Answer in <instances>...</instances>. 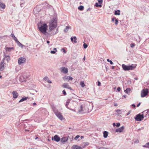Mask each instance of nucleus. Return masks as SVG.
I'll list each match as a JSON object with an SVG mask.
<instances>
[{"label": "nucleus", "mask_w": 149, "mask_h": 149, "mask_svg": "<svg viewBox=\"0 0 149 149\" xmlns=\"http://www.w3.org/2000/svg\"><path fill=\"white\" fill-rule=\"evenodd\" d=\"M108 132L106 131H104L103 132V136L105 138L107 137L108 135Z\"/></svg>", "instance_id": "obj_26"}, {"label": "nucleus", "mask_w": 149, "mask_h": 149, "mask_svg": "<svg viewBox=\"0 0 149 149\" xmlns=\"http://www.w3.org/2000/svg\"><path fill=\"white\" fill-rule=\"evenodd\" d=\"M74 39V43H77V38L76 36H74L73 37Z\"/></svg>", "instance_id": "obj_37"}, {"label": "nucleus", "mask_w": 149, "mask_h": 149, "mask_svg": "<svg viewBox=\"0 0 149 149\" xmlns=\"http://www.w3.org/2000/svg\"><path fill=\"white\" fill-rule=\"evenodd\" d=\"M54 113L56 116L60 120H62L63 119V117L60 112L58 111Z\"/></svg>", "instance_id": "obj_7"}, {"label": "nucleus", "mask_w": 149, "mask_h": 149, "mask_svg": "<svg viewBox=\"0 0 149 149\" xmlns=\"http://www.w3.org/2000/svg\"><path fill=\"white\" fill-rule=\"evenodd\" d=\"M132 106L134 107H136V105L134 104H133L132 105Z\"/></svg>", "instance_id": "obj_60"}, {"label": "nucleus", "mask_w": 149, "mask_h": 149, "mask_svg": "<svg viewBox=\"0 0 149 149\" xmlns=\"http://www.w3.org/2000/svg\"><path fill=\"white\" fill-rule=\"evenodd\" d=\"M24 3V1H21V3H20V6L21 7H22L23 6V4Z\"/></svg>", "instance_id": "obj_35"}, {"label": "nucleus", "mask_w": 149, "mask_h": 149, "mask_svg": "<svg viewBox=\"0 0 149 149\" xmlns=\"http://www.w3.org/2000/svg\"><path fill=\"white\" fill-rule=\"evenodd\" d=\"M99 4H101L102 3V0H97Z\"/></svg>", "instance_id": "obj_40"}, {"label": "nucleus", "mask_w": 149, "mask_h": 149, "mask_svg": "<svg viewBox=\"0 0 149 149\" xmlns=\"http://www.w3.org/2000/svg\"><path fill=\"white\" fill-rule=\"evenodd\" d=\"M3 56L4 57L3 58H5V60H6L7 63H8L10 59V56L9 55H7L5 53H4Z\"/></svg>", "instance_id": "obj_9"}, {"label": "nucleus", "mask_w": 149, "mask_h": 149, "mask_svg": "<svg viewBox=\"0 0 149 149\" xmlns=\"http://www.w3.org/2000/svg\"><path fill=\"white\" fill-rule=\"evenodd\" d=\"M107 61L108 62H110V64H111V65H113V63L112 62V61H111V60H110L109 59H107Z\"/></svg>", "instance_id": "obj_34"}, {"label": "nucleus", "mask_w": 149, "mask_h": 149, "mask_svg": "<svg viewBox=\"0 0 149 149\" xmlns=\"http://www.w3.org/2000/svg\"><path fill=\"white\" fill-rule=\"evenodd\" d=\"M114 105L115 106H118V105L116 103H114Z\"/></svg>", "instance_id": "obj_61"}, {"label": "nucleus", "mask_w": 149, "mask_h": 149, "mask_svg": "<svg viewBox=\"0 0 149 149\" xmlns=\"http://www.w3.org/2000/svg\"><path fill=\"white\" fill-rule=\"evenodd\" d=\"M148 89H143L141 91V96L142 97H145L148 94Z\"/></svg>", "instance_id": "obj_6"}, {"label": "nucleus", "mask_w": 149, "mask_h": 149, "mask_svg": "<svg viewBox=\"0 0 149 149\" xmlns=\"http://www.w3.org/2000/svg\"><path fill=\"white\" fill-rule=\"evenodd\" d=\"M70 99H68L67 100V101L66 102V104L65 105L66 107L68 109H69L68 107V105L69 104V103L70 102Z\"/></svg>", "instance_id": "obj_27"}, {"label": "nucleus", "mask_w": 149, "mask_h": 149, "mask_svg": "<svg viewBox=\"0 0 149 149\" xmlns=\"http://www.w3.org/2000/svg\"><path fill=\"white\" fill-rule=\"evenodd\" d=\"M131 111H129L127 113V116H128L129 115V114L130 113H131Z\"/></svg>", "instance_id": "obj_55"}, {"label": "nucleus", "mask_w": 149, "mask_h": 149, "mask_svg": "<svg viewBox=\"0 0 149 149\" xmlns=\"http://www.w3.org/2000/svg\"><path fill=\"white\" fill-rule=\"evenodd\" d=\"M11 36L13 38L15 37L14 34L13 33H11Z\"/></svg>", "instance_id": "obj_52"}, {"label": "nucleus", "mask_w": 149, "mask_h": 149, "mask_svg": "<svg viewBox=\"0 0 149 149\" xmlns=\"http://www.w3.org/2000/svg\"><path fill=\"white\" fill-rule=\"evenodd\" d=\"M142 146L143 147L149 148V142L146 143L145 145Z\"/></svg>", "instance_id": "obj_29"}, {"label": "nucleus", "mask_w": 149, "mask_h": 149, "mask_svg": "<svg viewBox=\"0 0 149 149\" xmlns=\"http://www.w3.org/2000/svg\"><path fill=\"white\" fill-rule=\"evenodd\" d=\"M51 106L54 113L58 111L53 104H51Z\"/></svg>", "instance_id": "obj_16"}, {"label": "nucleus", "mask_w": 149, "mask_h": 149, "mask_svg": "<svg viewBox=\"0 0 149 149\" xmlns=\"http://www.w3.org/2000/svg\"><path fill=\"white\" fill-rule=\"evenodd\" d=\"M120 89H120V87H118L117 88V90L118 91H120Z\"/></svg>", "instance_id": "obj_54"}, {"label": "nucleus", "mask_w": 149, "mask_h": 149, "mask_svg": "<svg viewBox=\"0 0 149 149\" xmlns=\"http://www.w3.org/2000/svg\"><path fill=\"white\" fill-rule=\"evenodd\" d=\"M56 52V51L52 50L50 51V53H51L52 54H54Z\"/></svg>", "instance_id": "obj_47"}, {"label": "nucleus", "mask_w": 149, "mask_h": 149, "mask_svg": "<svg viewBox=\"0 0 149 149\" xmlns=\"http://www.w3.org/2000/svg\"><path fill=\"white\" fill-rule=\"evenodd\" d=\"M101 85V83L99 81H98V84H97V85L98 86H100Z\"/></svg>", "instance_id": "obj_57"}, {"label": "nucleus", "mask_w": 149, "mask_h": 149, "mask_svg": "<svg viewBox=\"0 0 149 149\" xmlns=\"http://www.w3.org/2000/svg\"><path fill=\"white\" fill-rule=\"evenodd\" d=\"M124 128L123 126H122L120 128L116 129L115 130V132H121L123 131Z\"/></svg>", "instance_id": "obj_15"}, {"label": "nucleus", "mask_w": 149, "mask_h": 149, "mask_svg": "<svg viewBox=\"0 0 149 149\" xmlns=\"http://www.w3.org/2000/svg\"><path fill=\"white\" fill-rule=\"evenodd\" d=\"M24 76H25L26 80V79L28 78H29V75H27V74H24Z\"/></svg>", "instance_id": "obj_39"}, {"label": "nucleus", "mask_w": 149, "mask_h": 149, "mask_svg": "<svg viewBox=\"0 0 149 149\" xmlns=\"http://www.w3.org/2000/svg\"><path fill=\"white\" fill-rule=\"evenodd\" d=\"M89 143L88 142H86L84 143L85 146H87L88 145Z\"/></svg>", "instance_id": "obj_51"}, {"label": "nucleus", "mask_w": 149, "mask_h": 149, "mask_svg": "<svg viewBox=\"0 0 149 149\" xmlns=\"http://www.w3.org/2000/svg\"><path fill=\"white\" fill-rule=\"evenodd\" d=\"M84 9V7L82 6H80L78 7V9L81 10H83Z\"/></svg>", "instance_id": "obj_30"}, {"label": "nucleus", "mask_w": 149, "mask_h": 149, "mask_svg": "<svg viewBox=\"0 0 149 149\" xmlns=\"http://www.w3.org/2000/svg\"><path fill=\"white\" fill-rule=\"evenodd\" d=\"M122 66L123 69L124 71H126L134 70L136 68V65L132 64L131 65H127L124 64H123Z\"/></svg>", "instance_id": "obj_3"}, {"label": "nucleus", "mask_w": 149, "mask_h": 149, "mask_svg": "<svg viewBox=\"0 0 149 149\" xmlns=\"http://www.w3.org/2000/svg\"><path fill=\"white\" fill-rule=\"evenodd\" d=\"M84 48L86 49L88 47V45L85 43H84L83 45Z\"/></svg>", "instance_id": "obj_36"}, {"label": "nucleus", "mask_w": 149, "mask_h": 149, "mask_svg": "<svg viewBox=\"0 0 149 149\" xmlns=\"http://www.w3.org/2000/svg\"><path fill=\"white\" fill-rule=\"evenodd\" d=\"M116 19V18H112V22H113L114 21V19Z\"/></svg>", "instance_id": "obj_59"}, {"label": "nucleus", "mask_w": 149, "mask_h": 149, "mask_svg": "<svg viewBox=\"0 0 149 149\" xmlns=\"http://www.w3.org/2000/svg\"><path fill=\"white\" fill-rule=\"evenodd\" d=\"M73 37H71L70 38V39H71V42L73 43L74 42V40H73Z\"/></svg>", "instance_id": "obj_53"}, {"label": "nucleus", "mask_w": 149, "mask_h": 149, "mask_svg": "<svg viewBox=\"0 0 149 149\" xmlns=\"http://www.w3.org/2000/svg\"><path fill=\"white\" fill-rule=\"evenodd\" d=\"M95 6L97 7L102 6L100 4H98V3H95Z\"/></svg>", "instance_id": "obj_33"}, {"label": "nucleus", "mask_w": 149, "mask_h": 149, "mask_svg": "<svg viewBox=\"0 0 149 149\" xmlns=\"http://www.w3.org/2000/svg\"><path fill=\"white\" fill-rule=\"evenodd\" d=\"M4 65L3 64V62H1L0 64V70H3L4 68Z\"/></svg>", "instance_id": "obj_21"}, {"label": "nucleus", "mask_w": 149, "mask_h": 149, "mask_svg": "<svg viewBox=\"0 0 149 149\" xmlns=\"http://www.w3.org/2000/svg\"><path fill=\"white\" fill-rule=\"evenodd\" d=\"M5 49L6 52H10L12 49H14V48L13 47H6Z\"/></svg>", "instance_id": "obj_20"}, {"label": "nucleus", "mask_w": 149, "mask_h": 149, "mask_svg": "<svg viewBox=\"0 0 149 149\" xmlns=\"http://www.w3.org/2000/svg\"><path fill=\"white\" fill-rule=\"evenodd\" d=\"M120 11L119 10H115L114 14L116 15H120Z\"/></svg>", "instance_id": "obj_24"}, {"label": "nucleus", "mask_w": 149, "mask_h": 149, "mask_svg": "<svg viewBox=\"0 0 149 149\" xmlns=\"http://www.w3.org/2000/svg\"><path fill=\"white\" fill-rule=\"evenodd\" d=\"M100 149H110V148H106L105 147H101L99 148Z\"/></svg>", "instance_id": "obj_50"}, {"label": "nucleus", "mask_w": 149, "mask_h": 149, "mask_svg": "<svg viewBox=\"0 0 149 149\" xmlns=\"http://www.w3.org/2000/svg\"><path fill=\"white\" fill-rule=\"evenodd\" d=\"M26 59L25 58L21 57L19 58L18 60V63L19 65H21V64L25 63L26 62Z\"/></svg>", "instance_id": "obj_8"}, {"label": "nucleus", "mask_w": 149, "mask_h": 149, "mask_svg": "<svg viewBox=\"0 0 149 149\" xmlns=\"http://www.w3.org/2000/svg\"><path fill=\"white\" fill-rule=\"evenodd\" d=\"M47 82L49 83H51L52 82V81L49 79L48 80Z\"/></svg>", "instance_id": "obj_56"}, {"label": "nucleus", "mask_w": 149, "mask_h": 149, "mask_svg": "<svg viewBox=\"0 0 149 149\" xmlns=\"http://www.w3.org/2000/svg\"><path fill=\"white\" fill-rule=\"evenodd\" d=\"M4 61H5V58H3L1 61V62H3V64H4V65H6V63Z\"/></svg>", "instance_id": "obj_41"}, {"label": "nucleus", "mask_w": 149, "mask_h": 149, "mask_svg": "<svg viewBox=\"0 0 149 149\" xmlns=\"http://www.w3.org/2000/svg\"><path fill=\"white\" fill-rule=\"evenodd\" d=\"M19 80L21 82H25L26 81L25 76L22 75H20L19 77Z\"/></svg>", "instance_id": "obj_13"}, {"label": "nucleus", "mask_w": 149, "mask_h": 149, "mask_svg": "<svg viewBox=\"0 0 149 149\" xmlns=\"http://www.w3.org/2000/svg\"><path fill=\"white\" fill-rule=\"evenodd\" d=\"M57 18L55 17L53 18L50 20L49 22V31L50 33L49 37L54 36L58 32V29H57L56 31L54 32V30L56 28L57 25Z\"/></svg>", "instance_id": "obj_1"}, {"label": "nucleus", "mask_w": 149, "mask_h": 149, "mask_svg": "<svg viewBox=\"0 0 149 149\" xmlns=\"http://www.w3.org/2000/svg\"><path fill=\"white\" fill-rule=\"evenodd\" d=\"M80 85L82 87H84L85 86V84L84 81H81L80 82Z\"/></svg>", "instance_id": "obj_31"}, {"label": "nucleus", "mask_w": 149, "mask_h": 149, "mask_svg": "<svg viewBox=\"0 0 149 149\" xmlns=\"http://www.w3.org/2000/svg\"><path fill=\"white\" fill-rule=\"evenodd\" d=\"M12 94L13 95V98H17L18 96V93L15 91H13L12 92Z\"/></svg>", "instance_id": "obj_14"}, {"label": "nucleus", "mask_w": 149, "mask_h": 149, "mask_svg": "<svg viewBox=\"0 0 149 149\" xmlns=\"http://www.w3.org/2000/svg\"><path fill=\"white\" fill-rule=\"evenodd\" d=\"M141 104V103L140 102H139V103H138L137 105V107H139L140 105Z\"/></svg>", "instance_id": "obj_62"}, {"label": "nucleus", "mask_w": 149, "mask_h": 149, "mask_svg": "<svg viewBox=\"0 0 149 149\" xmlns=\"http://www.w3.org/2000/svg\"><path fill=\"white\" fill-rule=\"evenodd\" d=\"M49 78L48 77H45L44 78V80L47 81H48V80L49 79Z\"/></svg>", "instance_id": "obj_45"}, {"label": "nucleus", "mask_w": 149, "mask_h": 149, "mask_svg": "<svg viewBox=\"0 0 149 149\" xmlns=\"http://www.w3.org/2000/svg\"><path fill=\"white\" fill-rule=\"evenodd\" d=\"M28 98V97H23L19 101V102H21L25 100H26Z\"/></svg>", "instance_id": "obj_25"}, {"label": "nucleus", "mask_w": 149, "mask_h": 149, "mask_svg": "<svg viewBox=\"0 0 149 149\" xmlns=\"http://www.w3.org/2000/svg\"><path fill=\"white\" fill-rule=\"evenodd\" d=\"M52 140L54 139L55 141L58 142L60 141V138L59 136H58V135H56L54 136L53 137H52Z\"/></svg>", "instance_id": "obj_10"}, {"label": "nucleus", "mask_w": 149, "mask_h": 149, "mask_svg": "<svg viewBox=\"0 0 149 149\" xmlns=\"http://www.w3.org/2000/svg\"><path fill=\"white\" fill-rule=\"evenodd\" d=\"M70 26H66L64 30V31L65 32H67L68 31V29H69L70 28Z\"/></svg>", "instance_id": "obj_32"}, {"label": "nucleus", "mask_w": 149, "mask_h": 149, "mask_svg": "<svg viewBox=\"0 0 149 149\" xmlns=\"http://www.w3.org/2000/svg\"><path fill=\"white\" fill-rule=\"evenodd\" d=\"M61 72L64 74H66L68 72V69L65 67H62L60 68Z\"/></svg>", "instance_id": "obj_11"}, {"label": "nucleus", "mask_w": 149, "mask_h": 149, "mask_svg": "<svg viewBox=\"0 0 149 149\" xmlns=\"http://www.w3.org/2000/svg\"><path fill=\"white\" fill-rule=\"evenodd\" d=\"M135 46V44L134 43H131V44H130V47H132V48H133V47H134Z\"/></svg>", "instance_id": "obj_43"}, {"label": "nucleus", "mask_w": 149, "mask_h": 149, "mask_svg": "<svg viewBox=\"0 0 149 149\" xmlns=\"http://www.w3.org/2000/svg\"><path fill=\"white\" fill-rule=\"evenodd\" d=\"M68 138L67 137L62 138L61 140V142L63 143H64L65 142L67 141Z\"/></svg>", "instance_id": "obj_19"}, {"label": "nucleus", "mask_w": 149, "mask_h": 149, "mask_svg": "<svg viewBox=\"0 0 149 149\" xmlns=\"http://www.w3.org/2000/svg\"><path fill=\"white\" fill-rule=\"evenodd\" d=\"M116 124L115 123H113V126L115 127L116 126Z\"/></svg>", "instance_id": "obj_64"}, {"label": "nucleus", "mask_w": 149, "mask_h": 149, "mask_svg": "<svg viewBox=\"0 0 149 149\" xmlns=\"http://www.w3.org/2000/svg\"><path fill=\"white\" fill-rule=\"evenodd\" d=\"M115 24L116 25H117L118 24V20L117 19H116L115 20Z\"/></svg>", "instance_id": "obj_48"}, {"label": "nucleus", "mask_w": 149, "mask_h": 149, "mask_svg": "<svg viewBox=\"0 0 149 149\" xmlns=\"http://www.w3.org/2000/svg\"><path fill=\"white\" fill-rule=\"evenodd\" d=\"M72 148V149H82L81 147L77 145L73 146Z\"/></svg>", "instance_id": "obj_18"}, {"label": "nucleus", "mask_w": 149, "mask_h": 149, "mask_svg": "<svg viewBox=\"0 0 149 149\" xmlns=\"http://www.w3.org/2000/svg\"><path fill=\"white\" fill-rule=\"evenodd\" d=\"M80 137V136L79 135H77L74 138V139L75 140H76L78 138H79Z\"/></svg>", "instance_id": "obj_38"}, {"label": "nucleus", "mask_w": 149, "mask_h": 149, "mask_svg": "<svg viewBox=\"0 0 149 149\" xmlns=\"http://www.w3.org/2000/svg\"><path fill=\"white\" fill-rule=\"evenodd\" d=\"M144 118L143 114H139L136 116L134 119L136 121H141Z\"/></svg>", "instance_id": "obj_4"}, {"label": "nucleus", "mask_w": 149, "mask_h": 149, "mask_svg": "<svg viewBox=\"0 0 149 149\" xmlns=\"http://www.w3.org/2000/svg\"><path fill=\"white\" fill-rule=\"evenodd\" d=\"M63 79L64 80H72L73 79V78L70 76H65Z\"/></svg>", "instance_id": "obj_17"}, {"label": "nucleus", "mask_w": 149, "mask_h": 149, "mask_svg": "<svg viewBox=\"0 0 149 149\" xmlns=\"http://www.w3.org/2000/svg\"><path fill=\"white\" fill-rule=\"evenodd\" d=\"M116 126L117 127H119L120 126V123H117L116 124Z\"/></svg>", "instance_id": "obj_44"}, {"label": "nucleus", "mask_w": 149, "mask_h": 149, "mask_svg": "<svg viewBox=\"0 0 149 149\" xmlns=\"http://www.w3.org/2000/svg\"><path fill=\"white\" fill-rule=\"evenodd\" d=\"M16 43H17V45H18V46H20V45H21V44H22L19 41H18Z\"/></svg>", "instance_id": "obj_46"}, {"label": "nucleus", "mask_w": 149, "mask_h": 149, "mask_svg": "<svg viewBox=\"0 0 149 149\" xmlns=\"http://www.w3.org/2000/svg\"><path fill=\"white\" fill-rule=\"evenodd\" d=\"M33 106H36V103L34 102V103H33Z\"/></svg>", "instance_id": "obj_63"}, {"label": "nucleus", "mask_w": 149, "mask_h": 149, "mask_svg": "<svg viewBox=\"0 0 149 149\" xmlns=\"http://www.w3.org/2000/svg\"><path fill=\"white\" fill-rule=\"evenodd\" d=\"M47 24L45 23L38 25V28L39 31L45 35L49 37V33L47 32Z\"/></svg>", "instance_id": "obj_2"}, {"label": "nucleus", "mask_w": 149, "mask_h": 149, "mask_svg": "<svg viewBox=\"0 0 149 149\" xmlns=\"http://www.w3.org/2000/svg\"><path fill=\"white\" fill-rule=\"evenodd\" d=\"M116 112L119 114H122L123 113H124L125 111L124 110L118 109L116 110Z\"/></svg>", "instance_id": "obj_22"}, {"label": "nucleus", "mask_w": 149, "mask_h": 149, "mask_svg": "<svg viewBox=\"0 0 149 149\" xmlns=\"http://www.w3.org/2000/svg\"><path fill=\"white\" fill-rule=\"evenodd\" d=\"M131 89L129 88H127L124 91L127 94H128L130 93Z\"/></svg>", "instance_id": "obj_28"}, {"label": "nucleus", "mask_w": 149, "mask_h": 149, "mask_svg": "<svg viewBox=\"0 0 149 149\" xmlns=\"http://www.w3.org/2000/svg\"><path fill=\"white\" fill-rule=\"evenodd\" d=\"M136 140V141H134V143H138L139 142V140Z\"/></svg>", "instance_id": "obj_58"}, {"label": "nucleus", "mask_w": 149, "mask_h": 149, "mask_svg": "<svg viewBox=\"0 0 149 149\" xmlns=\"http://www.w3.org/2000/svg\"><path fill=\"white\" fill-rule=\"evenodd\" d=\"M62 92H63V95H66V94H67L66 93V92L65 90H63Z\"/></svg>", "instance_id": "obj_49"}, {"label": "nucleus", "mask_w": 149, "mask_h": 149, "mask_svg": "<svg viewBox=\"0 0 149 149\" xmlns=\"http://www.w3.org/2000/svg\"><path fill=\"white\" fill-rule=\"evenodd\" d=\"M5 5L1 2H0V8L3 9L5 8Z\"/></svg>", "instance_id": "obj_23"}, {"label": "nucleus", "mask_w": 149, "mask_h": 149, "mask_svg": "<svg viewBox=\"0 0 149 149\" xmlns=\"http://www.w3.org/2000/svg\"><path fill=\"white\" fill-rule=\"evenodd\" d=\"M13 39L16 42L18 41L17 38L15 36L13 38Z\"/></svg>", "instance_id": "obj_42"}, {"label": "nucleus", "mask_w": 149, "mask_h": 149, "mask_svg": "<svg viewBox=\"0 0 149 149\" xmlns=\"http://www.w3.org/2000/svg\"><path fill=\"white\" fill-rule=\"evenodd\" d=\"M78 110L79 112L80 113L83 114L87 112L85 107L83 105H81V107L78 108Z\"/></svg>", "instance_id": "obj_5"}, {"label": "nucleus", "mask_w": 149, "mask_h": 149, "mask_svg": "<svg viewBox=\"0 0 149 149\" xmlns=\"http://www.w3.org/2000/svg\"><path fill=\"white\" fill-rule=\"evenodd\" d=\"M62 86L64 88L68 89L71 90H72V88L69 86L68 84L67 83H64L63 84Z\"/></svg>", "instance_id": "obj_12"}]
</instances>
